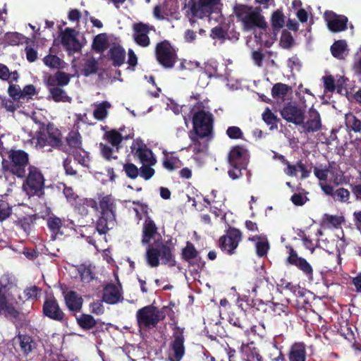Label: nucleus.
I'll list each match as a JSON object with an SVG mask.
<instances>
[{
	"label": "nucleus",
	"mask_w": 361,
	"mask_h": 361,
	"mask_svg": "<svg viewBox=\"0 0 361 361\" xmlns=\"http://www.w3.org/2000/svg\"><path fill=\"white\" fill-rule=\"evenodd\" d=\"M207 102H198L192 107L191 111L193 112L192 124L195 134H198L202 137H211L213 130L212 114L206 109Z\"/></svg>",
	"instance_id": "obj_1"
},
{
	"label": "nucleus",
	"mask_w": 361,
	"mask_h": 361,
	"mask_svg": "<svg viewBox=\"0 0 361 361\" xmlns=\"http://www.w3.org/2000/svg\"><path fill=\"white\" fill-rule=\"evenodd\" d=\"M30 144L37 149H42L46 146L56 147L61 145V134L53 124L39 123V131L31 136Z\"/></svg>",
	"instance_id": "obj_2"
},
{
	"label": "nucleus",
	"mask_w": 361,
	"mask_h": 361,
	"mask_svg": "<svg viewBox=\"0 0 361 361\" xmlns=\"http://www.w3.org/2000/svg\"><path fill=\"white\" fill-rule=\"evenodd\" d=\"M234 12L240 21L242 22L243 28L246 31L253 30L255 27L262 30H265L267 27V23L264 16L261 15L259 8L240 4L234 8Z\"/></svg>",
	"instance_id": "obj_3"
},
{
	"label": "nucleus",
	"mask_w": 361,
	"mask_h": 361,
	"mask_svg": "<svg viewBox=\"0 0 361 361\" xmlns=\"http://www.w3.org/2000/svg\"><path fill=\"white\" fill-rule=\"evenodd\" d=\"M8 157L10 161L5 158L2 160L3 169L19 178L24 177L29 164L28 154L21 149H11Z\"/></svg>",
	"instance_id": "obj_4"
},
{
	"label": "nucleus",
	"mask_w": 361,
	"mask_h": 361,
	"mask_svg": "<svg viewBox=\"0 0 361 361\" xmlns=\"http://www.w3.org/2000/svg\"><path fill=\"white\" fill-rule=\"evenodd\" d=\"M159 258L164 264L170 267L175 265V260L170 247L161 243L148 247L146 252V259L151 267H157L159 264Z\"/></svg>",
	"instance_id": "obj_5"
},
{
	"label": "nucleus",
	"mask_w": 361,
	"mask_h": 361,
	"mask_svg": "<svg viewBox=\"0 0 361 361\" xmlns=\"http://www.w3.org/2000/svg\"><path fill=\"white\" fill-rule=\"evenodd\" d=\"M164 318L163 313L152 305L145 306L136 312V319L140 331H147L156 327Z\"/></svg>",
	"instance_id": "obj_6"
},
{
	"label": "nucleus",
	"mask_w": 361,
	"mask_h": 361,
	"mask_svg": "<svg viewBox=\"0 0 361 361\" xmlns=\"http://www.w3.org/2000/svg\"><path fill=\"white\" fill-rule=\"evenodd\" d=\"M44 176L37 168L30 166L27 177L23 185V190L30 197H41L44 194Z\"/></svg>",
	"instance_id": "obj_7"
},
{
	"label": "nucleus",
	"mask_w": 361,
	"mask_h": 361,
	"mask_svg": "<svg viewBox=\"0 0 361 361\" xmlns=\"http://www.w3.org/2000/svg\"><path fill=\"white\" fill-rule=\"evenodd\" d=\"M185 338L183 329L178 326L175 327L172 340L169 346V360L170 361H180L185 353Z\"/></svg>",
	"instance_id": "obj_8"
},
{
	"label": "nucleus",
	"mask_w": 361,
	"mask_h": 361,
	"mask_svg": "<svg viewBox=\"0 0 361 361\" xmlns=\"http://www.w3.org/2000/svg\"><path fill=\"white\" fill-rule=\"evenodd\" d=\"M189 137L191 143L188 146V149L192 152V158L195 161L202 163L203 159L207 155L208 142L212 140V135L211 137H202L190 131L189 133Z\"/></svg>",
	"instance_id": "obj_9"
},
{
	"label": "nucleus",
	"mask_w": 361,
	"mask_h": 361,
	"mask_svg": "<svg viewBox=\"0 0 361 361\" xmlns=\"http://www.w3.org/2000/svg\"><path fill=\"white\" fill-rule=\"evenodd\" d=\"M219 0H189L185 6L188 16L202 18L208 16Z\"/></svg>",
	"instance_id": "obj_10"
},
{
	"label": "nucleus",
	"mask_w": 361,
	"mask_h": 361,
	"mask_svg": "<svg viewBox=\"0 0 361 361\" xmlns=\"http://www.w3.org/2000/svg\"><path fill=\"white\" fill-rule=\"evenodd\" d=\"M6 283L7 278L2 276L0 279V314L16 318L18 317V312L14 306V300L6 293Z\"/></svg>",
	"instance_id": "obj_11"
},
{
	"label": "nucleus",
	"mask_w": 361,
	"mask_h": 361,
	"mask_svg": "<svg viewBox=\"0 0 361 361\" xmlns=\"http://www.w3.org/2000/svg\"><path fill=\"white\" fill-rule=\"evenodd\" d=\"M105 137L107 142L111 145V147L102 143L100 144V149L103 157L107 160L117 159V156L115 154L118 152L119 145L123 140L122 135L118 131L113 130L106 132Z\"/></svg>",
	"instance_id": "obj_12"
},
{
	"label": "nucleus",
	"mask_w": 361,
	"mask_h": 361,
	"mask_svg": "<svg viewBox=\"0 0 361 361\" xmlns=\"http://www.w3.org/2000/svg\"><path fill=\"white\" fill-rule=\"evenodd\" d=\"M155 53L157 61L164 67L172 68L176 60V54L167 41L157 44Z\"/></svg>",
	"instance_id": "obj_13"
},
{
	"label": "nucleus",
	"mask_w": 361,
	"mask_h": 361,
	"mask_svg": "<svg viewBox=\"0 0 361 361\" xmlns=\"http://www.w3.org/2000/svg\"><path fill=\"white\" fill-rule=\"evenodd\" d=\"M133 39L136 44L142 47H147L150 44L149 35L155 29L153 26L143 23H134L133 25Z\"/></svg>",
	"instance_id": "obj_14"
},
{
	"label": "nucleus",
	"mask_w": 361,
	"mask_h": 361,
	"mask_svg": "<svg viewBox=\"0 0 361 361\" xmlns=\"http://www.w3.org/2000/svg\"><path fill=\"white\" fill-rule=\"evenodd\" d=\"M241 240V233L238 229H231L226 236L220 238V245L223 250L232 255Z\"/></svg>",
	"instance_id": "obj_15"
},
{
	"label": "nucleus",
	"mask_w": 361,
	"mask_h": 361,
	"mask_svg": "<svg viewBox=\"0 0 361 361\" xmlns=\"http://www.w3.org/2000/svg\"><path fill=\"white\" fill-rule=\"evenodd\" d=\"M324 18L328 28L333 32L344 31L347 27L348 18L345 16L336 15L332 11H326Z\"/></svg>",
	"instance_id": "obj_16"
},
{
	"label": "nucleus",
	"mask_w": 361,
	"mask_h": 361,
	"mask_svg": "<svg viewBox=\"0 0 361 361\" xmlns=\"http://www.w3.org/2000/svg\"><path fill=\"white\" fill-rule=\"evenodd\" d=\"M305 133H314L322 128V120L319 112L311 107L308 111V117L306 122L301 124Z\"/></svg>",
	"instance_id": "obj_17"
},
{
	"label": "nucleus",
	"mask_w": 361,
	"mask_h": 361,
	"mask_svg": "<svg viewBox=\"0 0 361 361\" xmlns=\"http://www.w3.org/2000/svg\"><path fill=\"white\" fill-rule=\"evenodd\" d=\"M281 114L288 122L293 123L295 125L303 123L304 111L296 106L288 105L283 107Z\"/></svg>",
	"instance_id": "obj_18"
},
{
	"label": "nucleus",
	"mask_w": 361,
	"mask_h": 361,
	"mask_svg": "<svg viewBox=\"0 0 361 361\" xmlns=\"http://www.w3.org/2000/svg\"><path fill=\"white\" fill-rule=\"evenodd\" d=\"M142 165H154L156 159L150 149L142 143H135L131 147Z\"/></svg>",
	"instance_id": "obj_19"
},
{
	"label": "nucleus",
	"mask_w": 361,
	"mask_h": 361,
	"mask_svg": "<svg viewBox=\"0 0 361 361\" xmlns=\"http://www.w3.org/2000/svg\"><path fill=\"white\" fill-rule=\"evenodd\" d=\"M43 312L47 317L56 321H63L64 318V314L55 299H49L44 302Z\"/></svg>",
	"instance_id": "obj_20"
},
{
	"label": "nucleus",
	"mask_w": 361,
	"mask_h": 361,
	"mask_svg": "<svg viewBox=\"0 0 361 361\" xmlns=\"http://www.w3.org/2000/svg\"><path fill=\"white\" fill-rule=\"evenodd\" d=\"M289 264L296 266L304 274L308 276H312V268L311 265L304 258L298 256L297 252L291 249L289 252V256L287 259Z\"/></svg>",
	"instance_id": "obj_21"
},
{
	"label": "nucleus",
	"mask_w": 361,
	"mask_h": 361,
	"mask_svg": "<svg viewBox=\"0 0 361 361\" xmlns=\"http://www.w3.org/2000/svg\"><path fill=\"white\" fill-rule=\"evenodd\" d=\"M122 298L120 287L112 283L106 285L103 290V301L108 304H116Z\"/></svg>",
	"instance_id": "obj_22"
},
{
	"label": "nucleus",
	"mask_w": 361,
	"mask_h": 361,
	"mask_svg": "<svg viewBox=\"0 0 361 361\" xmlns=\"http://www.w3.org/2000/svg\"><path fill=\"white\" fill-rule=\"evenodd\" d=\"M62 44L70 51H78L81 49V45L74 35V30L67 28L62 33Z\"/></svg>",
	"instance_id": "obj_23"
},
{
	"label": "nucleus",
	"mask_w": 361,
	"mask_h": 361,
	"mask_svg": "<svg viewBox=\"0 0 361 361\" xmlns=\"http://www.w3.org/2000/svg\"><path fill=\"white\" fill-rule=\"evenodd\" d=\"M247 152L240 147H233L229 152L228 161L230 166L246 165Z\"/></svg>",
	"instance_id": "obj_24"
},
{
	"label": "nucleus",
	"mask_w": 361,
	"mask_h": 361,
	"mask_svg": "<svg viewBox=\"0 0 361 361\" xmlns=\"http://www.w3.org/2000/svg\"><path fill=\"white\" fill-rule=\"evenodd\" d=\"M64 300L67 307L71 311H79L82 305L83 300L76 292L70 290L63 293Z\"/></svg>",
	"instance_id": "obj_25"
},
{
	"label": "nucleus",
	"mask_w": 361,
	"mask_h": 361,
	"mask_svg": "<svg viewBox=\"0 0 361 361\" xmlns=\"http://www.w3.org/2000/svg\"><path fill=\"white\" fill-rule=\"evenodd\" d=\"M306 347L303 343H295L289 350V361H306Z\"/></svg>",
	"instance_id": "obj_26"
},
{
	"label": "nucleus",
	"mask_w": 361,
	"mask_h": 361,
	"mask_svg": "<svg viewBox=\"0 0 361 361\" xmlns=\"http://www.w3.org/2000/svg\"><path fill=\"white\" fill-rule=\"evenodd\" d=\"M101 214L116 218V205L114 199L111 195L103 197L99 201Z\"/></svg>",
	"instance_id": "obj_27"
},
{
	"label": "nucleus",
	"mask_w": 361,
	"mask_h": 361,
	"mask_svg": "<svg viewBox=\"0 0 361 361\" xmlns=\"http://www.w3.org/2000/svg\"><path fill=\"white\" fill-rule=\"evenodd\" d=\"M115 225L116 218L101 214V216L97 221L96 229L99 234H105Z\"/></svg>",
	"instance_id": "obj_28"
},
{
	"label": "nucleus",
	"mask_w": 361,
	"mask_h": 361,
	"mask_svg": "<svg viewBox=\"0 0 361 361\" xmlns=\"http://www.w3.org/2000/svg\"><path fill=\"white\" fill-rule=\"evenodd\" d=\"M94 118L98 121H104L108 116L109 109H111V104L107 101H104L101 103L94 104Z\"/></svg>",
	"instance_id": "obj_29"
},
{
	"label": "nucleus",
	"mask_w": 361,
	"mask_h": 361,
	"mask_svg": "<svg viewBox=\"0 0 361 361\" xmlns=\"http://www.w3.org/2000/svg\"><path fill=\"white\" fill-rule=\"evenodd\" d=\"M142 232V243L147 244L157 232V228L152 219H147L145 220Z\"/></svg>",
	"instance_id": "obj_30"
},
{
	"label": "nucleus",
	"mask_w": 361,
	"mask_h": 361,
	"mask_svg": "<svg viewBox=\"0 0 361 361\" xmlns=\"http://www.w3.org/2000/svg\"><path fill=\"white\" fill-rule=\"evenodd\" d=\"M331 51L334 57L343 59L348 54L346 42L345 40L335 42L331 47Z\"/></svg>",
	"instance_id": "obj_31"
},
{
	"label": "nucleus",
	"mask_w": 361,
	"mask_h": 361,
	"mask_svg": "<svg viewBox=\"0 0 361 361\" xmlns=\"http://www.w3.org/2000/svg\"><path fill=\"white\" fill-rule=\"evenodd\" d=\"M110 58L113 61V65L120 66L125 61L126 51L120 46H114L109 51Z\"/></svg>",
	"instance_id": "obj_32"
},
{
	"label": "nucleus",
	"mask_w": 361,
	"mask_h": 361,
	"mask_svg": "<svg viewBox=\"0 0 361 361\" xmlns=\"http://www.w3.org/2000/svg\"><path fill=\"white\" fill-rule=\"evenodd\" d=\"M250 240L257 241L256 243V252L259 257H264L267 255V253L269 249V244L266 238H261L260 236H253Z\"/></svg>",
	"instance_id": "obj_33"
},
{
	"label": "nucleus",
	"mask_w": 361,
	"mask_h": 361,
	"mask_svg": "<svg viewBox=\"0 0 361 361\" xmlns=\"http://www.w3.org/2000/svg\"><path fill=\"white\" fill-rule=\"evenodd\" d=\"M50 97L56 102H70L71 99L69 97L64 90L61 87H53L49 88Z\"/></svg>",
	"instance_id": "obj_34"
},
{
	"label": "nucleus",
	"mask_w": 361,
	"mask_h": 361,
	"mask_svg": "<svg viewBox=\"0 0 361 361\" xmlns=\"http://www.w3.org/2000/svg\"><path fill=\"white\" fill-rule=\"evenodd\" d=\"M18 340L21 350L25 354L30 353L34 348H35L36 344L30 336L27 335H19Z\"/></svg>",
	"instance_id": "obj_35"
},
{
	"label": "nucleus",
	"mask_w": 361,
	"mask_h": 361,
	"mask_svg": "<svg viewBox=\"0 0 361 361\" xmlns=\"http://www.w3.org/2000/svg\"><path fill=\"white\" fill-rule=\"evenodd\" d=\"M80 280L83 283H90L94 279V274L90 266L81 264L77 269Z\"/></svg>",
	"instance_id": "obj_36"
},
{
	"label": "nucleus",
	"mask_w": 361,
	"mask_h": 361,
	"mask_svg": "<svg viewBox=\"0 0 361 361\" xmlns=\"http://www.w3.org/2000/svg\"><path fill=\"white\" fill-rule=\"evenodd\" d=\"M66 142L68 146L74 149V150L81 148L82 137L80 134L77 131H71L66 137Z\"/></svg>",
	"instance_id": "obj_37"
},
{
	"label": "nucleus",
	"mask_w": 361,
	"mask_h": 361,
	"mask_svg": "<svg viewBox=\"0 0 361 361\" xmlns=\"http://www.w3.org/2000/svg\"><path fill=\"white\" fill-rule=\"evenodd\" d=\"M0 78L11 83L18 80V74L17 71L10 72L6 66L0 63Z\"/></svg>",
	"instance_id": "obj_38"
},
{
	"label": "nucleus",
	"mask_w": 361,
	"mask_h": 361,
	"mask_svg": "<svg viewBox=\"0 0 361 361\" xmlns=\"http://www.w3.org/2000/svg\"><path fill=\"white\" fill-rule=\"evenodd\" d=\"M44 64L51 68H63L64 62L56 55H48L43 59Z\"/></svg>",
	"instance_id": "obj_39"
},
{
	"label": "nucleus",
	"mask_w": 361,
	"mask_h": 361,
	"mask_svg": "<svg viewBox=\"0 0 361 361\" xmlns=\"http://www.w3.org/2000/svg\"><path fill=\"white\" fill-rule=\"evenodd\" d=\"M78 324L83 329H90L96 325L94 317L90 314H82L77 318Z\"/></svg>",
	"instance_id": "obj_40"
},
{
	"label": "nucleus",
	"mask_w": 361,
	"mask_h": 361,
	"mask_svg": "<svg viewBox=\"0 0 361 361\" xmlns=\"http://www.w3.org/2000/svg\"><path fill=\"white\" fill-rule=\"evenodd\" d=\"M48 228L54 233L51 235V238L55 239L56 233L60 231L62 226L61 219L56 216H50L47 219Z\"/></svg>",
	"instance_id": "obj_41"
},
{
	"label": "nucleus",
	"mask_w": 361,
	"mask_h": 361,
	"mask_svg": "<svg viewBox=\"0 0 361 361\" xmlns=\"http://www.w3.org/2000/svg\"><path fill=\"white\" fill-rule=\"evenodd\" d=\"M284 16L280 11L274 12L271 16V25L274 30H279L284 25Z\"/></svg>",
	"instance_id": "obj_42"
},
{
	"label": "nucleus",
	"mask_w": 361,
	"mask_h": 361,
	"mask_svg": "<svg viewBox=\"0 0 361 361\" xmlns=\"http://www.w3.org/2000/svg\"><path fill=\"white\" fill-rule=\"evenodd\" d=\"M290 89V87L287 85L277 83L272 87L271 94L274 98H283L286 95Z\"/></svg>",
	"instance_id": "obj_43"
},
{
	"label": "nucleus",
	"mask_w": 361,
	"mask_h": 361,
	"mask_svg": "<svg viewBox=\"0 0 361 361\" xmlns=\"http://www.w3.org/2000/svg\"><path fill=\"white\" fill-rule=\"evenodd\" d=\"M73 157L75 161L80 164L84 166H87L89 163V157L87 152L83 150L82 148H79L73 152Z\"/></svg>",
	"instance_id": "obj_44"
},
{
	"label": "nucleus",
	"mask_w": 361,
	"mask_h": 361,
	"mask_svg": "<svg viewBox=\"0 0 361 361\" xmlns=\"http://www.w3.org/2000/svg\"><path fill=\"white\" fill-rule=\"evenodd\" d=\"M345 120L346 126L348 128H350L354 132L361 131V121L357 119L354 115H346Z\"/></svg>",
	"instance_id": "obj_45"
},
{
	"label": "nucleus",
	"mask_w": 361,
	"mask_h": 361,
	"mask_svg": "<svg viewBox=\"0 0 361 361\" xmlns=\"http://www.w3.org/2000/svg\"><path fill=\"white\" fill-rule=\"evenodd\" d=\"M97 70V61L93 58L87 59L84 64L82 68L83 75L88 76L91 74L95 73Z\"/></svg>",
	"instance_id": "obj_46"
},
{
	"label": "nucleus",
	"mask_w": 361,
	"mask_h": 361,
	"mask_svg": "<svg viewBox=\"0 0 361 361\" xmlns=\"http://www.w3.org/2000/svg\"><path fill=\"white\" fill-rule=\"evenodd\" d=\"M5 39L9 44L15 46L23 43L25 37L18 32H8L5 35Z\"/></svg>",
	"instance_id": "obj_47"
},
{
	"label": "nucleus",
	"mask_w": 361,
	"mask_h": 361,
	"mask_svg": "<svg viewBox=\"0 0 361 361\" xmlns=\"http://www.w3.org/2000/svg\"><path fill=\"white\" fill-rule=\"evenodd\" d=\"M350 195V192L347 189L340 188L335 190L333 197L336 201L343 203H349Z\"/></svg>",
	"instance_id": "obj_48"
},
{
	"label": "nucleus",
	"mask_w": 361,
	"mask_h": 361,
	"mask_svg": "<svg viewBox=\"0 0 361 361\" xmlns=\"http://www.w3.org/2000/svg\"><path fill=\"white\" fill-rule=\"evenodd\" d=\"M12 213V207L5 200L0 199V222L7 219Z\"/></svg>",
	"instance_id": "obj_49"
},
{
	"label": "nucleus",
	"mask_w": 361,
	"mask_h": 361,
	"mask_svg": "<svg viewBox=\"0 0 361 361\" xmlns=\"http://www.w3.org/2000/svg\"><path fill=\"white\" fill-rule=\"evenodd\" d=\"M294 44V39L291 35V34L287 31L283 30L282 32L281 39H280V44L283 48L285 49H289Z\"/></svg>",
	"instance_id": "obj_50"
},
{
	"label": "nucleus",
	"mask_w": 361,
	"mask_h": 361,
	"mask_svg": "<svg viewBox=\"0 0 361 361\" xmlns=\"http://www.w3.org/2000/svg\"><path fill=\"white\" fill-rule=\"evenodd\" d=\"M231 169L228 171V174L229 177L235 180L242 176V170L245 169V165H236V166H231Z\"/></svg>",
	"instance_id": "obj_51"
},
{
	"label": "nucleus",
	"mask_w": 361,
	"mask_h": 361,
	"mask_svg": "<svg viewBox=\"0 0 361 361\" xmlns=\"http://www.w3.org/2000/svg\"><path fill=\"white\" fill-rule=\"evenodd\" d=\"M123 170L125 171L127 176L132 179L137 178L139 173L137 167L133 164H124Z\"/></svg>",
	"instance_id": "obj_52"
},
{
	"label": "nucleus",
	"mask_w": 361,
	"mask_h": 361,
	"mask_svg": "<svg viewBox=\"0 0 361 361\" xmlns=\"http://www.w3.org/2000/svg\"><path fill=\"white\" fill-rule=\"evenodd\" d=\"M22 90L18 85H10L8 92L10 97L14 100H20L22 99Z\"/></svg>",
	"instance_id": "obj_53"
},
{
	"label": "nucleus",
	"mask_w": 361,
	"mask_h": 361,
	"mask_svg": "<svg viewBox=\"0 0 361 361\" xmlns=\"http://www.w3.org/2000/svg\"><path fill=\"white\" fill-rule=\"evenodd\" d=\"M55 74L59 87H63L68 84L70 81V76L68 74L61 71H57Z\"/></svg>",
	"instance_id": "obj_54"
},
{
	"label": "nucleus",
	"mask_w": 361,
	"mask_h": 361,
	"mask_svg": "<svg viewBox=\"0 0 361 361\" xmlns=\"http://www.w3.org/2000/svg\"><path fill=\"white\" fill-rule=\"evenodd\" d=\"M152 165H142L140 169V175L145 180L150 179L154 174V170L151 168Z\"/></svg>",
	"instance_id": "obj_55"
},
{
	"label": "nucleus",
	"mask_w": 361,
	"mask_h": 361,
	"mask_svg": "<svg viewBox=\"0 0 361 361\" xmlns=\"http://www.w3.org/2000/svg\"><path fill=\"white\" fill-rule=\"evenodd\" d=\"M183 255L185 259H193L197 255V251L194 246L191 244H188L183 251Z\"/></svg>",
	"instance_id": "obj_56"
},
{
	"label": "nucleus",
	"mask_w": 361,
	"mask_h": 361,
	"mask_svg": "<svg viewBox=\"0 0 361 361\" xmlns=\"http://www.w3.org/2000/svg\"><path fill=\"white\" fill-rule=\"evenodd\" d=\"M226 134L231 139H238L243 136L241 130L237 126L229 127L226 130Z\"/></svg>",
	"instance_id": "obj_57"
},
{
	"label": "nucleus",
	"mask_w": 361,
	"mask_h": 361,
	"mask_svg": "<svg viewBox=\"0 0 361 361\" xmlns=\"http://www.w3.org/2000/svg\"><path fill=\"white\" fill-rule=\"evenodd\" d=\"M41 290L37 286H32L25 290L24 293L27 299H36L37 295L40 293Z\"/></svg>",
	"instance_id": "obj_58"
},
{
	"label": "nucleus",
	"mask_w": 361,
	"mask_h": 361,
	"mask_svg": "<svg viewBox=\"0 0 361 361\" xmlns=\"http://www.w3.org/2000/svg\"><path fill=\"white\" fill-rule=\"evenodd\" d=\"M90 309L91 312L96 314H102L104 313V309L102 305V302L97 300L90 303Z\"/></svg>",
	"instance_id": "obj_59"
},
{
	"label": "nucleus",
	"mask_w": 361,
	"mask_h": 361,
	"mask_svg": "<svg viewBox=\"0 0 361 361\" xmlns=\"http://www.w3.org/2000/svg\"><path fill=\"white\" fill-rule=\"evenodd\" d=\"M7 137L4 135L0 136V155L2 159H4L5 156L8 154L9 149L8 146L6 145V140Z\"/></svg>",
	"instance_id": "obj_60"
},
{
	"label": "nucleus",
	"mask_w": 361,
	"mask_h": 361,
	"mask_svg": "<svg viewBox=\"0 0 361 361\" xmlns=\"http://www.w3.org/2000/svg\"><path fill=\"white\" fill-rule=\"evenodd\" d=\"M323 80L325 90L329 92H334L335 90L334 79L331 75L324 77Z\"/></svg>",
	"instance_id": "obj_61"
},
{
	"label": "nucleus",
	"mask_w": 361,
	"mask_h": 361,
	"mask_svg": "<svg viewBox=\"0 0 361 361\" xmlns=\"http://www.w3.org/2000/svg\"><path fill=\"white\" fill-rule=\"evenodd\" d=\"M0 105L2 108L10 112H13L16 109L14 102L9 99H2Z\"/></svg>",
	"instance_id": "obj_62"
},
{
	"label": "nucleus",
	"mask_w": 361,
	"mask_h": 361,
	"mask_svg": "<svg viewBox=\"0 0 361 361\" xmlns=\"http://www.w3.org/2000/svg\"><path fill=\"white\" fill-rule=\"evenodd\" d=\"M264 121L268 125L274 123L276 117L269 108H267L262 114Z\"/></svg>",
	"instance_id": "obj_63"
},
{
	"label": "nucleus",
	"mask_w": 361,
	"mask_h": 361,
	"mask_svg": "<svg viewBox=\"0 0 361 361\" xmlns=\"http://www.w3.org/2000/svg\"><path fill=\"white\" fill-rule=\"evenodd\" d=\"M18 224L24 231V232L28 234L31 230L30 218H23L18 221Z\"/></svg>",
	"instance_id": "obj_64"
}]
</instances>
